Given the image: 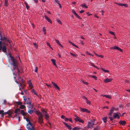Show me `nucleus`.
Here are the masks:
<instances>
[{"instance_id":"obj_40","label":"nucleus","mask_w":130,"mask_h":130,"mask_svg":"<svg viewBox=\"0 0 130 130\" xmlns=\"http://www.w3.org/2000/svg\"><path fill=\"white\" fill-rule=\"evenodd\" d=\"M86 102L88 104H89V105L90 104V102L89 100L88 99H87Z\"/></svg>"},{"instance_id":"obj_48","label":"nucleus","mask_w":130,"mask_h":130,"mask_svg":"<svg viewBox=\"0 0 130 130\" xmlns=\"http://www.w3.org/2000/svg\"><path fill=\"white\" fill-rule=\"evenodd\" d=\"M55 2L57 3L58 4H59V1L58 0H55Z\"/></svg>"},{"instance_id":"obj_11","label":"nucleus","mask_w":130,"mask_h":130,"mask_svg":"<svg viewBox=\"0 0 130 130\" xmlns=\"http://www.w3.org/2000/svg\"><path fill=\"white\" fill-rule=\"evenodd\" d=\"M126 122L125 121H121L120 120L119 122V123L120 124L123 125L124 126L125 125V124Z\"/></svg>"},{"instance_id":"obj_27","label":"nucleus","mask_w":130,"mask_h":130,"mask_svg":"<svg viewBox=\"0 0 130 130\" xmlns=\"http://www.w3.org/2000/svg\"><path fill=\"white\" fill-rule=\"evenodd\" d=\"M118 48V46H115L114 47H111L110 48L111 49H113V50H115V49L117 50Z\"/></svg>"},{"instance_id":"obj_28","label":"nucleus","mask_w":130,"mask_h":130,"mask_svg":"<svg viewBox=\"0 0 130 130\" xmlns=\"http://www.w3.org/2000/svg\"><path fill=\"white\" fill-rule=\"evenodd\" d=\"M8 0H5V6L7 7L8 6Z\"/></svg>"},{"instance_id":"obj_54","label":"nucleus","mask_w":130,"mask_h":130,"mask_svg":"<svg viewBox=\"0 0 130 130\" xmlns=\"http://www.w3.org/2000/svg\"><path fill=\"white\" fill-rule=\"evenodd\" d=\"M117 50L121 52H122V50L121 48H119V47H118Z\"/></svg>"},{"instance_id":"obj_7","label":"nucleus","mask_w":130,"mask_h":130,"mask_svg":"<svg viewBox=\"0 0 130 130\" xmlns=\"http://www.w3.org/2000/svg\"><path fill=\"white\" fill-rule=\"evenodd\" d=\"M80 110L82 111L83 112H86L88 113H89L90 112V111L88 110L86 108H80Z\"/></svg>"},{"instance_id":"obj_51","label":"nucleus","mask_w":130,"mask_h":130,"mask_svg":"<svg viewBox=\"0 0 130 130\" xmlns=\"http://www.w3.org/2000/svg\"><path fill=\"white\" fill-rule=\"evenodd\" d=\"M116 4L120 6H122V4H121V3H117Z\"/></svg>"},{"instance_id":"obj_64","label":"nucleus","mask_w":130,"mask_h":130,"mask_svg":"<svg viewBox=\"0 0 130 130\" xmlns=\"http://www.w3.org/2000/svg\"><path fill=\"white\" fill-rule=\"evenodd\" d=\"M33 1L36 3H37L38 2V0H33Z\"/></svg>"},{"instance_id":"obj_26","label":"nucleus","mask_w":130,"mask_h":130,"mask_svg":"<svg viewBox=\"0 0 130 130\" xmlns=\"http://www.w3.org/2000/svg\"><path fill=\"white\" fill-rule=\"evenodd\" d=\"M107 118V117H105L102 118V120L104 123L106 122Z\"/></svg>"},{"instance_id":"obj_43","label":"nucleus","mask_w":130,"mask_h":130,"mask_svg":"<svg viewBox=\"0 0 130 130\" xmlns=\"http://www.w3.org/2000/svg\"><path fill=\"white\" fill-rule=\"evenodd\" d=\"M109 33L112 35H114V36L115 35V33L114 32H112V31H110L109 32Z\"/></svg>"},{"instance_id":"obj_9","label":"nucleus","mask_w":130,"mask_h":130,"mask_svg":"<svg viewBox=\"0 0 130 130\" xmlns=\"http://www.w3.org/2000/svg\"><path fill=\"white\" fill-rule=\"evenodd\" d=\"M112 80V79L111 78H107L106 79H105L104 80V82L106 83H107L108 82H110Z\"/></svg>"},{"instance_id":"obj_45","label":"nucleus","mask_w":130,"mask_h":130,"mask_svg":"<svg viewBox=\"0 0 130 130\" xmlns=\"http://www.w3.org/2000/svg\"><path fill=\"white\" fill-rule=\"evenodd\" d=\"M67 127L68 128L69 130H70L72 129L71 127L69 125H68Z\"/></svg>"},{"instance_id":"obj_52","label":"nucleus","mask_w":130,"mask_h":130,"mask_svg":"<svg viewBox=\"0 0 130 130\" xmlns=\"http://www.w3.org/2000/svg\"><path fill=\"white\" fill-rule=\"evenodd\" d=\"M61 118L63 119H65L66 117L64 115H62L61 116Z\"/></svg>"},{"instance_id":"obj_31","label":"nucleus","mask_w":130,"mask_h":130,"mask_svg":"<svg viewBox=\"0 0 130 130\" xmlns=\"http://www.w3.org/2000/svg\"><path fill=\"white\" fill-rule=\"evenodd\" d=\"M28 122V123H27L26 125L27 126H28V125H30V126H31L32 124L31 123L30 120Z\"/></svg>"},{"instance_id":"obj_25","label":"nucleus","mask_w":130,"mask_h":130,"mask_svg":"<svg viewBox=\"0 0 130 130\" xmlns=\"http://www.w3.org/2000/svg\"><path fill=\"white\" fill-rule=\"evenodd\" d=\"M101 69L102 71H104L105 72L108 73V72H109V71L108 70H105L104 69V68H101Z\"/></svg>"},{"instance_id":"obj_5","label":"nucleus","mask_w":130,"mask_h":130,"mask_svg":"<svg viewBox=\"0 0 130 130\" xmlns=\"http://www.w3.org/2000/svg\"><path fill=\"white\" fill-rule=\"evenodd\" d=\"M36 113L38 116V119L43 118V115L40 111H36Z\"/></svg>"},{"instance_id":"obj_3","label":"nucleus","mask_w":130,"mask_h":130,"mask_svg":"<svg viewBox=\"0 0 130 130\" xmlns=\"http://www.w3.org/2000/svg\"><path fill=\"white\" fill-rule=\"evenodd\" d=\"M12 65L13 66V69L15 70V69H17L18 70V72L19 73L20 72V71L18 68H17L18 64L17 62L15 61H13L12 62Z\"/></svg>"},{"instance_id":"obj_39","label":"nucleus","mask_w":130,"mask_h":130,"mask_svg":"<svg viewBox=\"0 0 130 130\" xmlns=\"http://www.w3.org/2000/svg\"><path fill=\"white\" fill-rule=\"evenodd\" d=\"M33 45H34V46L36 48H38V46L36 43H34Z\"/></svg>"},{"instance_id":"obj_6","label":"nucleus","mask_w":130,"mask_h":130,"mask_svg":"<svg viewBox=\"0 0 130 130\" xmlns=\"http://www.w3.org/2000/svg\"><path fill=\"white\" fill-rule=\"evenodd\" d=\"M121 116L120 113L118 114L117 113H113V118L114 119L117 118L119 119Z\"/></svg>"},{"instance_id":"obj_44","label":"nucleus","mask_w":130,"mask_h":130,"mask_svg":"<svg viewBox=\"0 0 130 130\" xmlns=\"http://www.w3.org/2000/svg\"><path fill=\"white\" fill-rule=\"evenodd\" d=\"M70 54L71 55H72L73 57H76V55L74 54H73L71 52L70 53Z\"/></svg>"},{"instance_id":"obj_49","label":"nucleus","mask_w":130,"mask_h":130,"mask_svg":"<svg viewBox=\"0 0 130 130\" xmlns=\"http://www.w3.org/2000/svg\"><path fill=\"white\" fill-rule=\"evenodd\" d=\"M24 119L26 120V121H27V122L30 120L28 118H26L25 117H24Z\"/></svg>"},{"instance_id":"obj_55","label":"nucleus","mask_w":130,"mask_h":130,"mask_svg":"<svg viewBox=\"0 0 130 130\" xmlns=\"http://www.w3.org/2000/svg\"><path fill=\"white\" fill-rule=\"evenodd\" d=\"M4 112V111L3 110H0V114L3 113Z\"/></svg>"},{"instance_id":"obj_59","label":"nucleus","mask_w":130,"mask_h":130,"mask_svg":"<svg viewBox=\"0 0 130 130\" xmlns=\"http://www.w3.org/2000/svg\"><path fill=\"white\" fill-rule=\"evenodd\" d=\"M64 120H65V121H66V122H67L68 121H69V119L67 118H66L65 119H64Z\"/></svg>"},{"instance_id":"obj_38","label":"nucleus","mask_w":130,"mask_h":130,"mask_svg":"<svg viewBox=\"0 0 130 130\" xmlns=\"http://www.w3.org/2000/svg\"><path fill=\"white\" fill-rule=\"evenodd\" d=\"M80 129V128H79L75 127L73 128V130H78Z\"/></svg>"},{"instance_id":"obj_41","label":"nucleus","mask_w":130,"mask_h":130,"mask_svg":"<svg viewBox=\"0 0 130 130\" xmlns=\"http://www.w3.org/2000/svg\"><path fill=\"white\" fill-rule=\"evenodd\" d=\"M57 21L60 24H62V23L61 21H60V20L59 19H58L57 20Z\"/></svg>"},{"instance_id":"obj_32","label":"nucleus","mask_w":130,"mask_h":130,"mask_svg":"<svg viewBox=\"0 0 130 130\" xmlns=\"http://www.w3.org/2000/svg\"><path fill=\"white\" fill-rule=\"evenodd\" d=\"M54 87H55L56 89H58L59 90L60 88H59L58 87V86L56 84L54 86Z\"/></svg>"},{"instance_id":"obj_2","label":"nucleus","mask_w":130,"mask_h":130,"mask_svg":"<svg viewBox=\"0 0 130 130\" xmlns=\"http://www.w3.org/2000/svg\"><path fill=\"white\" fill-rule=\"evenodd\" d=\"M23 99L25 101V104H29L30 105V107L31 106V103L30 99L29 98H28L27 99L26 98L25 96H23Z\"/></svg>"},{"instance_id":"obj_12","label":"nucleus","mask_w":130,"mask_h":130,"mask_svg":"<svg viewBox=\"0 0 130 130\" xmlns=\"http://www.w3.org/2000/svg\"><path fill=\"white\" fill-rule=\"evenodd\" d=\"M115 108L114 107H113L110 110V111L109 112V115L110 116H112V113L115 109Z\"/></svg>"},{"instance_id":"obj_29","label":"nucleus","mask_w":130,"mask_h":130,"mask_svg":"<svg viewBox=\"0 0 130 130\" xmlns=\"http://www.w3.org/2000/svg\"><path fill=\"white\" fill-rule=\"evenodd\" d=\"M20 79H21V81L20 84V86H22L23 83L24 82V81L22 80L21 78H20Z\"/></svg>"},{"instance_id":"obj_16","label":"nucleus","mask_w":130,"mask_h":130,"mask_svg":"<svg viewBox=\"0 0 130 130\" xmlns=\"http://www.w3.org/2000/svg\"><path fill=\"white\" fill-rule=\"evenodd\" d=\"M20 113L23 116L26 115L27 114V113H25V112L23 110H21Z\"/></svg>"},{"instance_id":"obj_19","label":"nucleus","mask_w":130,"mask_h":130,"mask_svg":"<svg viewBox=\"0 0 130 130\" xmlns=\"http://www.w3.org/2000/svg\"><path fill=\"white\" fill-rule=\"evenodd\" d=\"M20 111V109L19 108H17L15 110L14 113L16 114H18V115H19V113H18V112Z\"/></svg>"},{"instance_id":"obj_18","label":"nucleus","mask_w":130,"mask_h":130,"mask_svg":"<svg viewBox=\"0 0 130 130\" xmlns=\"http://www.w3.org/2000/svg\"><path fill=\"white\" fill-rule=\"evenodd\" d=\"M30 127V126L27 127V128L28 130H35L34 127L31 126Z\"/></svg>"},{"instance_id":"obj_47","label":"nucleus","mask_w":130,"mask_h":130,"mask_svg":"<svg viewBox=\"0 0 130 130\" xmlns=\"http://www.w3.org/2000/svg\"><path fill=\"white\" fill-rule=\"evenodd\" d=\"M124 6L125 7H127L128 6V5L126 4H122V6Z\"/></svg>"},{"instance_id":"obj_23","label":"nucleus","mask_w":130,"mask_h":130,"mask_svg":"<svg viewBox=\"0 0 130 130\" xmlns=\"http://www.w3.org/2000/svg\"><path fill=\"white\" fill-rule=\"evenodd\" d=\"M19 107L21 109H23L25 108L26 107L25 105H20Z\"/></svg>"},{"instance_id":"obj_24","label":"nucleus","mask_w":130,"mask_h":130,"mask_svg":"<svg viewBox=\"0 0 130 130\" xmlns=\"http://www.w3.org/2000/svg\"><path fill=\"white\" fill-rule=\"evenodd\" d=\"M38 120L39 122L40 123H43V118L39 119Z\"/></svg>"},{"instance_id":"obj_57","label":"nucleus","mask_w":130,"mask_h":130,"mask_svg":"<svg viewBox=\"0 0 130 130\" xmlns=\"http://www.w3.org/2000/svg\"><path fill=\"white\" fill-rule=\"evenodd\" d=\"M83 83L84 84H85V85H87L88 84V83L87 82H85L84 81H83Z\"/></svg>"},{"instance_id":"obj_15","label":"nucleus","mask_w":130,"mask_h":130,"mask_svg":"<svg viewBox=\"0 0 130 130\" xmlns=\"http://www.w3.org/2000/svg\"><path fill=\"white\" fill-rule=\"evenodd\" d=\"M51 60L52 61L53 65L56 67V60L54 59H51Z\"/></svg>"},{"instance_id":"obj_37","label":"nucleus","mask_w":130,"mask_h":130,"mask_svg":"<svg viewBox=\"0 0 130 130\" xmlns=\"http://www.w3.org/2000/svg\"><path fill=\"white\" fill-rule=\"evenodd\" d=\"M82 6L83 7H85V8H87V6H86V4H83L82 5Z\"/></svg>"},{"instance_id":"obj_50","label":"nucleus","mask_w":130,"mask_h":130,"mask_svg":"<svg viewBox=\"0 0 130 130\" xmlns=\"http://www.w3.org/2000/svg\"><path fill=\"white\" fill-rule=\"evenodd\" d=\"M91 77H92L95 78V80L97 79V77H96L94 75H92L91 76Z\"/></svg>"},{"instance_id":"obj_13","label":"nucleus","mask_w":130,"mask_h":130,"mask_svg":"<svg viewBox=\"0 0 130 130\" xmlns=\"http://www.w3.org/2000/svg\"><path fill=\"white\" fill-rule=\"evenodd\" d=\"M44 18L45 19L47 20L50 23H52V22L51 20V19L48 18L47 16L46 15H45L44 16Z\"/></svg>"},{"instance_id":"obj_63","label":"nucleus","mask_w":130,"mask_h":130,"mask_svg":"<svg viewBox=\"0 0 130 130\" xmlns=\"http://www.w3.org/2000/svg\"><path fill=\"white\" fill-rule=\"evenodd\" d=\"M92 66L93 67H94L95 68H96L97 69H98V67H96V66H95V65H94L93 64H92Z\"/></svg>"},{"instance_id":"obj_1","label":"nucleus","mask_w":130,"mask_h":130,"mask_svg":"<svg viewBox=\"0 0 130 130\" xmlns=\"http://www.w3.org/2000/svg\"><path fill=\"white\" fill-rule=\"evenodd\" d=\"M95 120H93V121L91 120L89 122L87 125V127L89 128H90L91 129L93 127V126L94 125V122Z\"/></svg>"},{"instance_id":"obj_35","label":"nucleus","mask_w":130,"mask_h":130,"mask_svg":"<svg viewBox=\"0 0 130 130\" xmlns=\"http://www.w3.org/2000/svg\"><path fill=\"white\" fill-rule=\"evenodd\" d=\"M24 4L25 5H26V8L27 9H28L29 8V6H28V4H27V3H24Z\"/></svg>"},{"instance_id":"obj_33","label":"nucleus","mask_w":130,"mask_h":130,"mask_svg":"<svg viewBox=\"0 0 130 130\" xmlns=\"http://www.w3.org/2000/svg\"><path fill=\"white\" fill-rule=\"evenodd\" d=\"M10 58L11 59V60H12V62L13 61H15L14 58L13 56H10Z\"/></svg>"},{"instance_id":"obj_21","label":"nucleus","mask_w":130,"mask_h":130,"mask_svg":"<svg viewBox=\"0 0 130 130\" xmlns=\"http://www.w3.org/2000/svg\"><path fill=\"white\" fill-rule=\"evenodd\" d=\"M31 106L30 107V105L29 106H28V107L29 108L28 110V113L30 114H31L32 113V110H31L29 109L31 107Z\"/></svg>"},{"instance_id":"obj_58","label":"nucleus","mask_w":130,"mask_h":130,"mask_svg":"<svg viewBox=\"0 0 130 130\" xmlns=\"http://www.w3.org/2000/svg\"><path fill=\"white\" fill-rule=\"evenodd\" d=\"M109 118L110 119V120L111 121H112L113 120V118L112 117H109Z\"/></svg>"},{"instance_id":"obj_22","label":"nucleus","mask_w":130,"mask_h":130,"mask_svg":"<svg viewBox=\"0 0 130 130\" xmlns=\"http://www.w3.org/2000/svg\"><path fill=\"white\" fill-rule=\"evenodd\" d=\"M69 42L72 45H73V46H74L75 47L77 48H78V46H77L76 45H75V44H74V43H72V42H71L70 41H69Z\"/></svg>"},{"instance_id":"obj_4","label":"nucleus","mask_w":130,"mask_h":130,"mask_svg":"<svg viewBox=\"0 0 130 130\" xmlns=\"http://www.w3.org/2000/svg\"><path fill=\"white\" fill-rule=\"evenodd\" d=\"M74 116L75 118H74V119L76 121H78L82 123H83L84 122V121L82 120V119H80L78 117L76 116V115H74Z\"/></svg>"},{"instance_id":"obj_34","label":"nucleus","mask_w":130,"mask_h":130,"mask_svg":"<svg viewBox=\"0 0 130 130\" xmlns=\"http://www.w3.org/2000/svg\"><path fill=\"white\" fill-rule=\"evenodd\" d=\"M105 97L110 99L111 98V96L109 95H106Z\"/></svg>"},{"instance_id":"obj_56","label":"nucleus","mask_w":130,"mask_h":130,"mask_svg":"<svg viewBox=\"0 0 130 130\" xmlns=\"http://www.w3.org/2000/svg\"><path fill=\"white\" fill-rule=\"evenodd\" d=\"M46 44L49 47H51V46L50 45V44L48 43V42H47L46 43Z\"/></svg>"},{"instance_id":"obj_20","label":"nucleus","mask_w":130,"mask_h":130,"mask_svg":"<svg viewBox=\"0 0 130 130\" xmlns=\"http://www.w3.org/2000/svg\"><path fill=\"white\" fill-rule=\"evenodd\" d=\"M100 127L99 126H96L94 128L93 130H100Z\"/></svg>"},{"instance_id":"obj_62","label":"nucleus","mask_w":130,"mask_h":130,"mask_svg":"<svg viewBox=\"0 0 130 130\" xmlns=\"http://www.w3.org/2000/svg\"><path fill=\"white\" fill-rule=\"evenodd\" d=\"M63 123L66 127H67L68 125L65 122H63Z\"/></svg>"},{"instance_id":"obj_53","label":"nucleus","mask_w":130,"mask_h":130,"mask_svg":"<svg viewBox=\"0 0 130 130\" xmlns=\"http://www.w3.org/2000/svg\"><path fill=\"white\" fill-rule=\"evenodd\" d=\"M72 12L74 14H75L76 13V12L74 10H72Z\"/></svg>"},{"instance_id":"obj_8","label":"nucleus","mask_w":130,"mask_h":130,"mask_svg":"<svg viewBox=\"0 0 130 130\" xmlns=\"http://www.w3.org/2000/svg\"><path fill=\"white\" fill-rule=\"evenodd\" d=\"M43 115H44L45 119L47 120H48L49 116V115L47 114V112L45 113H43Z\"/></svg>"},{"instance_id":"obj_60","label":"nucleus","mask_w":130,"mask_h":130,"mask_svg":"<svg viewBox=\"0 0 130 130\" xmlns=\"http://www.w3.org/2000/svg\"><path fill=\"white\" fill-rule=\"evenodd\" d=\"M37 70H38V68H37V67H36L35 69V72H37Z\"/></svg>"},{"instance_id":"obj_46","label":"nucleus","mask_w":130,"mask_h":130,"mask_svg":"<svg viewBox=\"0 0 130 130\" xmlns=\"http://www.w3.org/2000/svg\"><path fill=\"white\" fill-rule=\"evenodd\" d=\"M32 92H33L34 93V94H36V95H37L36 93V91L35 90H34V89L32 90Z\"/></svg>"},{"instance_id":"obj_61","label":"nucleus","mask_w":130,"mask_h":130,"mask_svg":"<svg viewBox=\"0 0 130 130\" xmlns=\"http://www.w3.org/2000/svg\"><path fill=\"white\" fill-rule=\"evenodd\" d=\"M55 41L56 42V43H58H58H60L59 41L58 40H57L56 39L55 40Z\"/></svg>"},{"instance_id":"obj_17","label":"nucleus","mask_w":130,"mask_h":130,"mask_svg":"<svg viewBox=\"0 0 130 130\" xmlns=\"http://www.w3.org/2000/svg\"><path fill=\"white\" fill-rule=\"evenodd\" d=\"M8 115L9 117H11L12 114V111L10 110H9L8 111Z\"/></svg>"},{"instance_id":"obj_14","label":"nucleus","mask_w":130,"mask_h":130,"mask_svg":"<svg viewBox=\"0 0 130 130\" xmlns=\"http://www.w3.org/2000/svg\"><path fill=\"white\" fill-rule=\"evenodd\" d=\"M2 50L3 51L4 53L7 52V48L5 45H4L3 47L2 46Z\"/></svg>"},{"instance_id":"obj_10","label":"nucleus","mask_w":130,"mask_h":130,"mask_svg":"<svg viewBox=\"0 0 130 130\" xmlns=\"http://www.w3.org/2000/svg\"><path fill=\"white\" fill-rule=\"evenodd\" d=\"M0 40L7 42H8L9 41V40L7 38L5 37H4L3 38L2 37L1 38L0 37Z\"/></svg>"},{"instance_id":"obj_36","label":"nucleus","mask_w":130,"mask_h":130,"mask_svg":"<svg viewBox=\"0 0 130 130\" xmlns=\"http://www.w3.org/2000/svg\"><path fill=\"white\" fill-rule=\"evenodd\" d=\"M74 15L78 19H81L80 17L79 16L77 13H76L75 14H74Z\"/></svg>"},{"instance_id":"obj_42","label":"nucleus","mask_w":130,"mask_h":130,"mask_svg":"<svg viewBox=\"0 0 130 130\" xmlns=\"http://www.w3.org/2000/svg\"><path fill=\"white\" fill-rule=\"evenodd\" d=\"M41 111L43 112V113H46L47 112L44 109H42L41 110Z\"/></svg>"},{"instance_id":"obj_30","label":"nucleus","mask_w":130,"mask_h":130,"mask_svg":"<svg viewBox=\"0 0 130 130\" xmlns=\"http://www.w3.org/2000/svg\"><path fill=\"white\" fill-rule=\"evenodd\" d=\"M22 103V102H16V104L18 105H21Z\"/></svg>"}]
</instances>
